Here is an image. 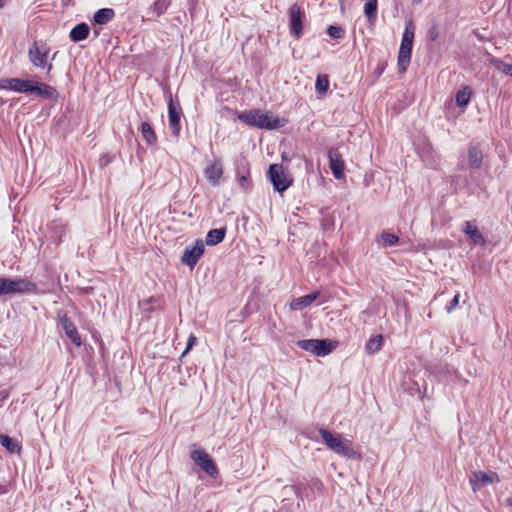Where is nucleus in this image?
Wrapping results in <instances>:
<instances>
[{
  "label": "nucleus",
  "instance_id": "obj_1",
  "mask_svg": "<svg viewBox=\"0 0 512 512\" xmlns=\"http://www.w3.org/2000/svg\"><path fill=\"white\" fill-rule=\"evenodd\" d=\"M238 118L249 126L266 130H275L284 127L287 123L286 119L279 118L273 112H263L259 109L242 112L238 115Z\"/></svg>",
  "mask_w": 512,
  "mask_h": 512
},
{
  "label": "nucleus",
  "instance_id": "obj_2",
  "mask_svg": "<svg viewBox=\"0 0 512 512\" xmlns=\"http://www.w3.org/2000/svg\"><path fill=\"white\" fill-rule=\"evenodd\" d=\"M323 442L326 446L338 455L355 459L358 453L352 447V443L348 439H341L338 435L333 434L331 431L320 428L318 430Z\"/></svg>",
  "mask_w": 512,
  "mask_h": 512
},
{
  "label": "nucleus",
  "instance_id": "obj_3",
  "mask_svg": "<svg viewBox=\"0 0 512 512\" xmlns=\"http://www.w3.org/2000/svg\"><path fill=\"white\" fill-rule=\"evenodd\" d=\"M415 25L413 21H408L405 25L402 41L398 52V70L400 73L406 72L410 60L414 41Z\"/></svg>",
  "mask_w": 512,
  "mask_h": 512
},
{
  "label": "nucleus",
  "instance_id": "obj_4",
  "mask_svg": "<svg viewBox=\"0 0 512 512\" xmlns=\"http://www.w3.org/2000/svg\"><path fill=\"white\" fill-rule=\"evenodd\" d=\"M36 283L24 278L0 277V296L7 294L36 293Z\"/></svg>",
  "mask_w": 512,
  "mask_h": 512
},
{
  "label": "nucleus",
  "instance_id": "obj_5",
  "mask_svg": "<svg viewBox=\"0 0 512 512\" xmlns=\"http://www.w3.org/2000/svg\"><path fill=\"white\" fill-rule=\"evenodd\" d=\"M50 48L44 41H34L29 47L28 57L30 62L38 68L46 69L50 72L53 69L52 63L48 62Z\"/></svg>",
  "mask_w": 512,
  "mask_h": 512
},
{
  "label": "nucleus",
  "instance_id": "obj_6",
  "mask_svg": "<svg viewBox=\"0 0 512 512\" xmlns=\"http://www.w3.org/2000/svg\"><path fill=\"white\" fill-rule=\"evenodd\" d=\"M268 177L274 190L279 193L286 191L293 183V179L284 172L281 164H271L268 169Z\"/></svg>",
  "mask_w": 512,
  "mask_h": 512
},
{
  "label": "nucleus",
  "instance_id": "obj_7",
  "mask_svg": "<svg viewBox=\"0 0 512 512\" xmlns=\"http://www.w3.org/2000/svg\"><path fill=\"white\" fill-rule=\"evenodd\" d=\"M296 345L302 350L311 352L316 356H326L333 350L332 342L328 339L299 340Z\"/></svg>",
  "mask_w": 512,
  "mask_h": 512
},
{
  "label": "nucleus",
  "instance_id": "obj_8",
  "mask_svg": "<svg viewBox=\"0 0 512 512\" xmlns=\"http://www.w3.org/2000/svg\"><path fill=\"white\" fill-rule=\"evenodd\" d=\"M190 458L209 476L214 477L218 474L217 467L204 449H195L191 451Z\"/></svg>",
  "mask_w": 512,
  "mask_h": 512
},
{
  "label": "nucleus",
  "instance_id": "obj_9",
  "mask_svg": "<svg viewBox=\"0 0 512 512\" xmlns=\"http://www.w3.org/2000/svg\"><path fill=\"white\" fill-rule=\"evenodd\" d=\"M499 476L496 472L488 471H475L470 476V484L473 489V491H477L481 489L482 487H486L488 485H491L493 483L499 482Z\"/></svg>",
  "mask_w": 512,
  "mask_h": 512
},
{
  "label": "nucleus",
  "instance_id": "obj_10",
  "mask_svg": "<svg viewBox=\"0 0 512 512\" xmlns=\"http://www.w3.org/2000/svg\"><path fill=\"white\" fill-rule=\"evenodd\" d=\"M289 28L290 33L296 39H299L303 33V12L297 4H293L289 9Z\"/></svg>",
  "mask_w": 512,
  "mask_h": 512
},
{
  "label": "nucleus",
  "instance_id": "obj_11",
  "mask_svg": "<svg viewBox=\"0 0 512 512\" xmlns=\"http://www.w3.org/2000/svg\"><path fill=\"white\" fill-rule=\"evenodd\" d=\"M205 250L204 242L201 239L196 240L192 248H186L181 257V263L188 265L193 269L202 257Z\"/></svg>",
  "mask_w": 512,
  "mask_h": 512
},
{
  "label": "nucleus",
  "instance_id": "obj_12",
  "mask_svg": "<svg viewBox=\"0 0 512 512\" xmlns=\"http://www.w3.org/2000/svg\"><path fill=\"white\" fill-rule=\"evenodd\" d=\"M33 81L20 78L0 79V89L12 90L18 93H31Z\"/></svg>",
  "mask_w": 512,
  "mask_h": 512
},
{
  "label": "nucleus",
  "instance_id": "obj_13",
  "mask_svg": "<svg viewBox=\"0 0 512 512\" xmlns=\"http://www.w3.org/2000/svg\"><path fill=\"white\" fill-rule=\"evenodd\" d=\"M180 115H181V109L180 104L177 101L175 103L172 94L169 92V98H168V117H169V125L172 130V134L175 137L179 136L180 133Z\"/></svg>",
  "mask_w": 512,
  "mask_h": 512
},
{
  "label": "nucleus",
  "instance_id": "obj_14",
  "mask_svg": "<svg viewBox=\"0 0 512 512\" xmlns=\"http://www.w3.org/2000/svg\"><path fill=\"white\" fill-rule=\"evenodd\" d=\"M328 158H329V166L332 171L333 176L336 179H342L344 178V168L345 164L342 160V156L339 153L337 149H330L328 151Z\"/></svg>",
  "mask_w": 512,
  "mask_h": 512
},
{
  "label": "nucleus",
  "instance_id": "obj_15",
  "mask_svg": "<svg viewBox=\"0 0 512 512\" xmlns=\"http://www.w3.org/2000/svg\"><path fill=\"white\" fill-rule=\"evenodd\" d=\"M204 175L212 186L218 185L223 175V165L221 161L215 159L213 163L205 168Z\"/></svg>",
  "mask_w": 512,
  "mask_h": 512
},
{
  "label": "nucleus",
  "instance_id": "obj_16",
  "mask_svg": "<svg viewBox=\"0 0 512 512\" xmlns=\"http://www.w3.org/2000/svg\"><path fill=\"white\" fill-rule=\"evenodd\" d=\"M60 323L66 336L72 341V343L76 346H80L82 341L73 321L67 317V315H64L60 318Z\"/></svg>",
  "mask_w": 512,
  "mask_h": 512
},
{
  "label": "nucleus",
  "instance_id": "obj_17",
  "mask_svg": "<svg viewBox=\"0 0 512 512\" xmlns=\"http://www.w3.org/2000/svg\"><path fill=\"white\" fill-rule=\"evenodd\" d=\"M463 233L467 235L474 245L485 246L486 240L483 234L479 231L478 227L471 221H466L464 223Z\"/></svg>",
  "mask_w": 512,
  "mask_h": 512
},
{
  "label": "nucleus",
  "instance_id": "obj_18",
  "mask_svg": "<svg viewBox=\"0 0 512 512\" xmlns=\"http://www.w3.org/2000/svg\"><path fill=\"white\" fill-rule=\"evenodd\" d=\"M320 295L319 291H314L310 294L295 298L290 303V307L293 310H300L302 308L308 307L312 302H314Z\"/></svg>",
  "mask_w": 512,
  "mask_h": 512
},
{
  "label": "nucleus",
  "instance_id": "obj_19",
  "mask_svg": "<svg viewBox=\"0 0 512 512\" xmlns=\"http://www.w3.org/2000/svg\"><path fill=\"white\" fill-rule=\"evenodd\" d=\"M31 94H36L47 99H53L57 96V90L45 83H33Z\"/></svg>",
  "mask_w": 512,
  "mask_h": 512
},
{
  "label": "nucleus",
  "instance_id": "obj_20",
  "mask_svg": "<svg viewBox=\"0 0 512 512\" xmlns=\"http://www.w3.org/2000/svg\"><path fill=\"white\" fill-rule=\"evenodd\" d=\"M483 154L479 146L471 145L468 149V163L473 169H479L482 165Z\"/></svg>",
  "mask_w": 512,
  "mask_h": 512
},
{
  "label": "nucleus",
  "instance_id": "obj_21",
  "mask_svg": "<svg viewBox=\"0 0 512 512\" xmlns=\"http://www.w3.org/2000/svg\"><path fill=\"white\" fill-rule=\"evenodd\" d=\"M90 32L89 26L82 22L73 27L70 31V39L73 42H80L85 40Z\"/></svg>",
  "mask_w": 512,
  "mask_h": 512
},
{
  "label": "nucleus",
  "instance_id": "obj_22",
  "mask_svg": "<svg viewBox=\"0 0 512 512\" xmlns=\"http://www.w3.org/2000/svg\"><path fill=\"white\" fill-rule=\"evenodd\" d=\"M225 235H226L225 227L218 228V229H211L208 231V233L206 235L205 243L208 246H215L224 240Z\"/></svg>",
  "mask_w": 512,
  "mask_h": 512
},
{
  "label": "nucleus",
  "instance_id": "obj_23",
  "mask_svg": "<svg viewBox=\"0 0 512 512\" xmlns=\"http://www.w3.org/2000/svg\"><path fill=\"white\" fill-rule=\"evenodd\" d=\"M115 16V12L111 8H101L99 9L93 17V20L96 24L105 25L110 22Z\"/></svg>",
  "mask_w": 512,
  "mask_h": 512
},
{
  "label": "nucleus",
  "instance_id": "obj_24",
  "mask_svg": "<svg viewBox=\"0 0 512 512\" xmlns=\"http://www.w3.org/2000/svg\"><path fill=\"white\" fill-rule=\"evenodd\" d=\"M140 132L147 145H155L157 143V136L148 122H143L140 127Z\"/></svg>",
  "mask_w": 512,
  "mask_h": 512
},
{
  "label": "nucleus",
  "instance_id": "obj_25",
  "mask_svg": "<svg viewBox=\"0 0 512 512\" xmlns=\"http://www.w3.org/2000/svg\"><path fill=\"white\" fill-rule=\"evenodd\" d=\"M0 443L11 454L20 453L21 451L19 442L8 435L0 434Z\"/></svg>",
  "mask_w": 512,
  "mask_h": 512
},
{
  "label": "nucleus",
  "instance_id": "obj_26",
  "mask_svg": "<svg viewBox=\"0 0 512 512\" xmlns=\"http://www.w3.org/2000/svg\"><path fill=\"white\" fill-rule=\"evenodd\" d=\"M383 341L381 334L371 337L365 344V352L369 355L377 353L382 348Z\"/></svg>",
  "mask_w": 512,
  "mask_h": 512
},
{
  "label": "nucleus",
  "instance_id": "obj_27",
  "mask_svg": "<svg viewBox=\"0 0 512 512\" xmlns=\"http://www.w3.org/2000/svg\"><path fill=\"white\" fill-rule=\"evenodd\" d=\"M364 13L369 24L374 25L377 20V0H366L364 5Z\"/></svg>",
  "mask_w": 512,
  "mask_h": 512
},
{
  "label": "nucleus",
  "instance_id": "obj_28",
  "mask_svg": "<svg viewBox=\"0 0 512 512\" xmlns=\"http://www.w3.org/2000/svg\"><path fill=\"white\" fill-rule=\"evenodd\" d=\"M399 238L395 234L383 232L379 235L377 242L384 247H391L398 243Z\"/></svg>",
  "mask_w": 512,
  "mask_h": 512
},
{
  "label": "nucleus",
  "instance_id": "obj_29",
  "mask_svg": "<svg viewBox=\"0 0 512 512\" xmlns=\"http://www.w3.org/2000/svg\"><path fill=\"white\" fill-rule=\"evenodd\" d=\"M492 66H494L500 72L512 76V64H508L501 59L492 58L490 60Z\"/></svg>",
  "mask_w": 512,
  "mask_h": 512
},
{
  "label": "nucleus",
  "instance_id": "obj_30",
  "mask_svg": "<svg viewBox=\"0 0 512 512\" xmlns=\"http://www.w3.org/2000/svg\"><path fill=\"white\" fill-rule=\"evenodd\" d=\"M329 88V79L327 75H318L316 78L315 89L319 95H324Z\"/></svg>",
  "mask_w": 512,
  "mask_h": 512
},
{
  "label": "nucleus",
  "instance_id": "obj_31",
  "mask_svg": "<svg viewBox=\"0 0 512 512\" xmlns=\"http://www.w3.org/2000/svg\"><path fill=\"white\" fill-rule=\"evenodd\" d=\"M166 9H167V3L165 0H156L150 6L149 10L153 16L159 17L166 11Z\"/></svg>",
  "mask_w": 512,
  "mask_h": 512
},
{
  "label": "nucleus",
  "instance_id": "obj_32",
  "mask_svg": "<svg viewBox=\"0 0 512 512\" xmlns=\"http://www.w3.org/2000/svg\"><path fill=\"white\" fill-rule=\"evenodd\" d=\"M471 92L468 90V88H464L462 90H459L456 93V104L458 107H465L470 100Z\"/></svg>",
  "mask_w": 512,
  "mask_h": 512
},
{
  "label": "nucleus",
  "instance_id": "obj_33",
  "mask_svg": "<svg viewBox=\"0 0 512 512\" xmlns=\"http://www.w3.org/2000/svg\"><path fill=\"white\" fill-rule=\"evenodd\" d=\"M328 35L333 39H341L345 35V31L341 26L330 25L327 29Z\"/></svg>",
  "mask_w": 512,
  "mask_h": 512
},
{
  "label": "nucleus",
  "instance_id": "obj_34",
  "mask_svg": "<svg viewBox=\"0 0 512 512\" xmlns=\"http://www.w3.org/2000/svg\"><path fill=\"white\" fill-rule=\"evenodd\" d=\"M156 302L154 297H150L149 299L142 300L139 302V306L145 313H151L154 310L153 303Z\"/></svg>",
  "mask_w": 512,
  "mask_h": 512
},
{
  "label": "nucleus",
  "instance_id": "obj_35",
  "mask_svg": "<svg viewBox=\"0 0 512 512\" xmlns=\"http://www.w3.org/2000/svg\"><path fill=\"white\" fill-rule=\"evenodd\" d=\"M237 182L243 190H245V191L249 190L251 187V180H250L249 172H247L246 174H243V175H239L237 177Z\"/></svg>",
  "mask_w": 512,
  "mask_h": 512
},
{
  "label": "nucleus",
  "instance_id": "obj_36",
  "mask_svg": "<svg viewBox=\"0 0 512 512\" xmlns=\"http://www.w3.org/2000/svg\"><path fill=\"white\" fill-rule=\"evenodd\" d=\"M439 35H440V32H439V28H438V25L437 24H433L428 32H427V37L430 41L432 42H436L439 38Z\"/></svg>",
  "mask_w": 512,
  "mask_h": 512
},
{
  "label": "nucleus",
  "instance_id": "obj_37",
  "mask_svg": "<svg viewBox=\"0 0 512 512\" xmlns=\"http://www.w3.org/2000/svg\"><path fill=\"white\" fill-rule=\"evenodd\" d=\"M197 342V338L194 334H190V336L188 337V340H187V345H186V349L184 350V352L182 353V356H184L185 354L188 353V351L190 349H192V347L196 344Z\"/></svg>",
  "mask_w": 512,
  "mask_h": 512
},
{
  "label": "nucleus",
  "instance_id": "obj_38",
  "mask_svg": "<svg viewBox=\"0 0 512 512\" xmlns=\"http://www.w3.org/2000/svg\"><path fill=\"white\" fill-rule=\"evenodd\" d=\"M459 294H456L451 302L446 306V311L448 313L452 312L459 304Z\"/></svg>",
  "mask_w": 512,
  "mask_h": 512
},
{
  "label": "nucleus",
  "instance_id": "obj_39",
  "mask_svg": "<svg viewBox=\"0 0 512 512\" xmlns=\"http://www.w3.org/2000/svg\"><path fill=\"white\" fill-rule=\"evenodd\" d=\"M322 226L325 230L330 229L333 226V220L330 218H324L322 220Z\"/></svg>",
  "mask_w": 512,
  "mask_h": 512
},
{
  "label": "nucleus",
  "instance_id": "obj_40",
  "mask_svg": "<svg viewBox=\"0 0 512 512\" xmlns=\"http://www.w3.org/2000/svg\"><path fill=\"white\" fill-rule=\"evenodd\" d=\"M8 397V392L7 390H1L0 391V400H4Z\"/></svg>",
  "mask_w": 512,
  "mask_h": 512
},
{
  "label": "nucleus",
  "instance_id": "obj_41",
  "mask_svg": "<svg viewBox=\"0 0 512 512\" xmlns=\"http://www.w3.org/2000/svg\"><path fill=\"white\" fill-rule=\"evenodd\" d=\"M6 4V0H0V8L4 7Z\"/></svg>",
  "mask_w": 512,
  "mask_h": 512
},
{
  "label": "nucleus",
  "instance_id": "obj_42",
  "mask_svg": "<svg viewBox=\"0 0 512 512\" xmlns=\"http://www.w3.org/2000/svg\"><path fill=\"white\" fill-rule=\"evenodd\" d=\"M282 160L288 161L289 159L283 154L282 155Z\"/></svg>",
  "mask_w": 512,
  "mask_h": 512
},
{
  "label": "nucleus",
  "instance_id": "obj_43",
  "mask_svg": "<svg viewBox=\"0 0 512 512\" xmlns=\"http://www.w3.org/2000/svg\"><path fill=\"white\" fill-rule=\"evenodd\" d=\"M507 501L512 506V499H508Z\"/></svg>",
  "mask_w": 512,
  "mask_h": 512
}]
</instances>
